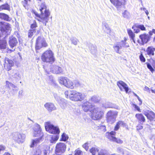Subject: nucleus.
<instances>
[{"label":"nucleus","mask_w":155,"mask_h":155,"mask_svg":"<svg viewBox=\"0 0 155 155\" xmlns=\"http://www.w3.org/2000/svg\"><path fill=\"white\" fill-rule=\"evenodd\" d=\"M66 87L71 89H73L74 87L73 82L68 79Z\"/></svg>","instance_id":"29"},{"label":"nucleus","mask_w":155,"mask_h":155,"mask_svg":"<svg viewBox=\"0 0 155 155\" xmlns=\"http://www.w3.org/2000/svg\"><path fill=\"white\" fill-rule=\"evenodd\" d=\"M50 71L52 73L56 74H60L62 73L63 69L58 66L51 65L50 67Z\"/></svg>","instance_id":"14"},{"label":"nucleus","mask_w":155,"mask_h":155,"mask_svg":"<svg viewBox=\"0 0 155 155\" xmlns=\"http://www.w3.org/2000/svg\"><path fill=\"white\" fill-rule=\"evenodd\" d=\"M3 10H7L9 11L10 8L8 4H6L0 6V11Z\"/></svg>","instance_id":"35"},{"label":"nucleus","mask_w":155,"mask_h":155,"mask_svg":"<svg viewBox=\"0 0 155 155\" xmlns=\"http://www.w3.org/2000/svg\"><path fill=\"white\" fill-rule=\"evenodd\" d=\"M102 107L105 108H108L110 107V105L109 103L107 102L102 104Z\"/></svg>","instance_id":"45"},{"label":"nucleus","mask_w":155,"mask_h":155,"mask_svg":"<svg viewBox=\"0 0 155 155\" xmlns=\"http://www.w3.org/2000/svg\"><path fill=\"white\" fill-rule=\"evenodd\" d=\"M123 16L126 18H128L129 17L130 14L127 10H125L122 13Z\"/></svg>","instance_id":"39"},{"label":"nucleus","mask_w":155,"mask_h":155,"mask_svg":"<svg viewBox=\"0 0 155 155\" xmlns=\"http://www.w3.org/2000/svg\"><path fill=\"white\" fill-rule=\"evenodd\" d=\"M137 28L140 29L141 30L143 31L146 30V28L143 25H139L136 26Z\"/></svg>","instance_id":"44"},{"label":"nucleus","mask_w":155,"mask_h":155,"mask_svg":"<svg viewBox=\"0 0 155 155\" xmlns=\"http://www.w3.org/2000/svg\"><path fill=\"white\" fill-rule=\"evenodd\" d=\"M8 42L10 47L12 48L16 45L18 41L15 38L12 36L9 38Z\"/></svg>","instance_id":"18"},{"label":"nucleus","mask_w":155,"mask_h":155,"mask_svg":"<svg viewBox=\"0 0 155 155\" xmlns=\"http://www.w3.org/2000/svg\"><path fill=\"white\" fill-rule=\"evenodd\" d=\"M92 118L94 120H99L101 119L104 114L100 107H96L91 111Z\"/></svg>","instance_id":"5"},{"label":"nucleus","mask_w":155,"mask_h":155,"mask_svg":"<svg viewBox=\"0 0 155 155\" xmlns=\"http://www.w3.org/2000/svg\"><path fill=\"white\" fill-rule=\"evenodd\" d=\"M45 125L46 131L51 134L59 135L60 130L58 127L55 126L50 122H46Z\"/></svg>","instance_id":"4"},{"label":"nucleus","mask_w":155,"mask_h":155,"mask_svg":"<svg viewBox=\"0 0 155 155\" xmlns=\"http://www.w3.org/2000/svg\"><path fill=\"white\" fill-rule=\"evenodd\" d=\"M134 107L139 112H140V108L137 105H134Z\"/></svg>","instance_id":"58"},{"label":"nucleus","mask_w":155,"mask_h":155,"mask_svg":"<svg viewBox=\"0 0 155 155\" xmlns=\"http://www.w3.org/2000/svg\"><path fill=\"white\" fill-rule=\"evenodd\" d=\"M133 29H134V30L135 31V33H137L140 32V30L139 28H134V26H133L132 27Z\"/></svg>","instance_id":"53"},{"label":"nucleus","mask_w":155,"mask_h":155,"mask_svg":"<svg viewBox=\"0 0 155 155\" xmlns=\"http://www.w3.org/2000/svg\"><path fill=\"white\" fill-rule=\"evenodd\" d=\"M62 139L64 141H66L68 139V136L64 133H63L62 136Z\"/></svg>","instance_id":"41"},{"label":"nucleus","mask_w":155,"mask_h":155,"mask_svg":"<svg viewBox=\"0 0 155 155\" xmlns=\"http://www.w3.org/2000/svg\"><path fill=\"white\" fill-rule=\"evenodd\" d=\"M93 105L88 101L84 103L82 105V108L85 112L89 111L90 109L92 107Z\"/></svg>","instance_id":"20"},{"label":"nucleus","mask_w":155,"mask_h":155,"mask_svg":"<svg viewBox=\"0 0 155 155\" xmlns=\"http://www.w3.org/2000/svg\"><path fill=\"white\" fill-rule=\"evenodd\" d=\"M35 32V29H31L29 31L28 36L29 37H31L33 35V33Z\"/></svg>","instance_id":"40"},{"label":"nucleus","mask_w":155,"mask_h":155,"mask_svg":"<svg viewBox=\"0 0 155 155\" xmlns=\"http://www.w3.org/2000/svg\"><path fill=\"white\" fill-rule=\"evenodd\" d=\"M147 67L150 70L151 72H153L154 70L150 64H147Z\"/></svg>","instance_id":"51"},{"label":"nucleus","mask_w":155,"mask_h":155,"mask_svg":"<svg viewBox=\"0 0 155 155\" xmlns=\"http://www.w3.org/2000/svg\"><path fill=\"white\" fill-rule=\"evenodd\" d=\"M3 155H11V154L8 153H5Z\"/></svg>","instance_id":"64"},{"label":"nucleus","mask_w":155,"mask_h":155,"mask_svg":"<svg viewBox=\"0 0 155 155\" xmlns=\"http://www.w3.org/2000/svg\"><path fill=\"white\" fill-rule=\"evenodd\" d=\"M12 76L17 79H20L21 78V75L17 71H15L12 75Z\"/></svg>","instance_id":"37"},{"label":"nucleus","mask_w":155,"mask_h":155,"mask_svg":"<svg viewBox=\"0 0 155 155\" xmlns=\"http://www.w3.org/2000/svg\"><path fill=\"white\" fill-rule=\"evenodd\" d=\"M98 150L97 148L92 147L90 150V152L92 154V155H99V153H100L98 152Z\"/></svg>","instance_id":"33"},{"label":"nucleus","mask_w":155,"mask_h":155,"mask_svg":"<svg viewBox=\"0 0 155 155\" xmlns=\"http://www.w3.org/2000/svg\"><path fill=\"white\" fill-rule=\"evenodd\" d=\"M36 23L35 21H34V22L32 24L31 26V29H35L34 28L37 27Z\"/></svg>","instance_id":"49"},{"label":"nucleus","mask_w":155,"mask_h":155,"mask_svg":"<svg viewBox=\"0 0 155 155\" xmlns=\"http://www.w3.org/2000/svg\"><path fill=\"white\" fill-rule=\"evenodd\" d=\"M39 10L42 13L41 18H39L44 22L48 21L50 12L47 9V7L45 3H42L40 5Z\"/></svg>","instance_id":"2"},{"label":"nucleus","mask_w":155,"mask_h":155,"mask_svg":"<svg viewBox=\"0 0 155 155\" xmlns=\"http://www.w3.org/2000/svg\"><path fill=\"white\" fill-rule=\"evenodd\" d=\"M144 90V91H149V88L147 86H145Z\"/></svg>","instance_id":"59"},{"label":"nucleus","mask_w":155,"mask_h":155,"mask_svg":"<svg viewBox=\"0 0 155 155\" xmlns=\"http://www.w3.org/2000/svg\"><path fill=\"white\" fill-rule=\"evenodd\" d=\"M41 154V151L39 149H37L36 151V154L37 155H40Z\"/></svg>","instance_id":"56"},{"label":"nucleus","mask_w":155,"mask_h":155,"mask_svg":"<svg viewBox=\"0 0 155 155\" xmlns=\"http://www.w3.org/2000/svg\"><path fill=\"white\" fill-rule=\"evenodd\" d=\"M71 91H66L64 92V95L65 97L67 98H69V96H70L71 94H70V92H71Z\"/></svg>","instance_id":"43"},{"label":"nucleus","mask_w":155,"mask_h":155,"mask_svg":"<svg viewBox=\"0 0 155 155\" xmlns=\"http://www.w3.org/2000/svg\"><path fill=\"white\" fill-rule=\"evenodd\" d=\"M8 49V51H7V52L8 53H9V51L11 52H13L15 51V49H14L13 50H11V49Z\"/></svg>","instance_id":"61"},{"label":"nucleus","mask_w":155,"mask_h":155,"mask_svg":"<svg viewBox=\"0 0 155 155\" xmlns=\"http://www.w3.org/2000/svg\"><path fill=\"white\" fill-rule=\"evenodd\" d=\"M59 104L61 107L63 109H65L67 106V101L64 98H60Z\"/></svg>","instance_id":"22"},{"label":"nucleus","mask_w":155,"mask_h":155,"mask_svg":"<svg viewBox=\"0 0 155 155\" xmlns=\"http://www.w3.org/2000/svg\"><path fill=\"white\" fill-rule=\"evenodd\" d=\"M140 58L141 61L143 62H144L145 61V59L142 54H141L140 55Z\"/></svg>","instance_id":"54"},{"label":"nucleus","mask_w":155,"mask_h":155,"mask_svg":"<svg viewBox=\"0 0 155 155\" xmlns=\"http://www.w3.org/2000/svg\"><path fill=\"white\" fill-rule=\"evenodd\" d=\"M33 12L34 13V14L35 15V18L38 21H39L41 22L43 24H44L45 26L46 25V23L48 22V21H46L45 22H42L41 19H39V18H41V16H42V13H41V15H40L39 14H38V13L36 12V11H35L34 10H33Z\"/></svg>","instance_id":"23"},{"label":"nucleus","mask_w":155,"mask_h":155,"mask_svg":"<svg viewBox=\"0 0 155 155\" xmlns=\"http://www.w3.org/2000/svg\"><path fill=\"white\" fill-rule=\"evenodd\" d=\"M116 134V133L114 131H112L110 133H107L106 135H107V138L110 140L116 142L117 143H122L123 142L122 140L119 139H117L113 136L115 135Z\"/></svg>","instance_id":"12"},{"label":"nucleus","mask_w":155,"mask_h":155,"mask_svg":"<svg viewBox=\"0 0 155 155\" xmlns=\"http://www.w3.org/2000/svg\"><path fill=\"white\" fill-rule=\"evenodd\" d=\"M0 23L2 24L1 27V31L3 34L6 35L10 34L11 28L10 25L7 23L1 22Z\"/></svg>","instance_id":"10"},{"label":"nucleus","mask_w":155,"mask_h":155,"mask_svg":"<svg viewBox=\"0 0 155 155\" xmlns=\"http://www.w3.org/2000/svg\"><path fill=\"white\" fill-rule=\"evenodd\" d=\"M127 39L124 38V40H122L120 42H117L115 44L113 48L115 51L117 53H119V50L122 47L126 48L129 47L128 44L126 43Z\"/></svg>","instance_id":"7"},{"label":"nucleus","mask_w":155,"mask_h":155,"mask_svg":"<svg viewBox=\"0 0 155 155\" xmlns=\"http://www.w3.org/2000/svg\"><path fill=\"white\" fill-rule=\"evenodd\" d=\"M144 114L150 121H155V114L152 111L145 112Z\"/></svg>","instance_id":"19"},{"label":"nucleus","mask_w":155,"mask_h":155,"mask_svg":"<svg viewBox=\"0 0 155 155\" xmlns=\"http://www.w3.org/2000/svg\"><path fill=\"white\" fill-rule=\"evenodd\" d=\"M23 95V90H22L19 91L18 92V96L20 98L22 97Z\"/></svg>","instance_id":"50"},{"label":"nucleus","mask_w":155,"mask_h":155,"mask_svg":"<svg viewBox=\"0 0 155 155\" xmlns=\"http://www.w3.org/2000/svg\"><path fill=\"white\" fill-rule=\"evenodd\" d=\"M117 84L119 87L121 91H123L124 89L127 93L128 91V88L127 85L122 81H120L117 82Z\"/></svg>","instance_id":"17"},{"label":"nucleus","mask_w":155,"mask_h":155,"mask_svg":"<svg viewBox=\"0 0 155 155\" xmlns=\"http://www.w3.org/2000/svg\"><path fill=\"white\" fill-rule=\"evenodd\" d=\"M25 138V134L18 132H14L12 134V138L15 142L18 144L22 143Z\"/></svg>","instance_id":"6"},{"label":"nucleus","mask_w":155,"mask_h":155,"mask_svg":"<svg viewBox=\"0 0 155 155\" xmlns=\"http://www.w3.org/2000/svg\"><path fill=\"white\" fill-rule=\"evenodd\" d=\"M74 152L75 154L74 155H81V151L78 149L76 150Z\"/></svg>","instance_id":"46"},{"label":"nucleus","mask_w":155,"mask_h":155,"mask_svg":"<svg viewBox=\"0 0 155 155\" xmlns=\"http://www.w3.org/2000/svg\"><path fill=\"white\" fill-rule=\"evenodd\" d=\"M88 143H86L83 145V147L84 148L86 151H87L88 149Z\"/></svg>","instance_id":"52"},{"label":"nucleus","mask_w":155,"mask_h":155,"mask_svg":"<svg viewBox=\"0 0 155 155\" xmlns=\"http://www.w3.org/2000/svg\"><path fill=\"white\" fill-rule=\"evenodd\" d=\"M9 17L8 15L3 13H0V19L6 21L9 20Z\"/></svg>","instance_id":"34"},{"label":"nucleus","mask_w":155,"mask_h":155,"mask_svg":"<svg viewBox=\"0 0 155 155\" xmlns=\"http://www.w3.org/2000/svg\"><path fill=\"white\" fill-rule=\"evenodd\" d=\"M117 114V111L111 110L109 111L107 114V118L108 122L111 123H114Z\"/></svg>","instance_id":"9"},{"label":"nucleus","mask_w":155,"mask_h":155,"mask_svg":"<svg viewBox=\"0 0 155 155\" xmlns=\"http://www.w3.org/2000/svg\"><path fill=\"white\" fill-rule=\"evenodd\" d=\"M45 107L49 111L51 112L56 109L54 104L51 102H48L44 104Z\"/></svg>","instance_id":"16"},{"label":"nucleus","mask_w":155,"mask_h":155,"mask_svg":"<svg viewBox=\"0 0 155 155\" xmlns=\"http://www.w3.org/2000/svg\"><path fill=\"white\" fill-rule=\"evenodd\" d=\"M152 33H153L152 30V31H150L149 32L148 35L150 37L152 35Z\"/></svg>","instance_id":"60"},{"label":"nucleus","mask_w":155,"mask_h":155,"mask_svg":"<svg viewBox=\"0 0 155 155\" xmlns=\"http://www.w3.org/2000/svg\"><path fill=\"white\" fill-rule=\"evenodd\" d=\"M127 32L131 38H133L135 37V34L130 29H127Z\"/></svg>","instance_id":"38"},{"label":"nucleus","mask_w":155,"mask_h":155,"mask_svg":"<svg viewBox=\"0 0 155 155\" xmlns=\"http://www.w3.org/2000/svg\"><path fill=\"white\" fill-rule=\"evenodd\" d=\"M6 83V86L9 88H10L11 87H12L15 88H16V86H15V85L12 84V83L8 81H6L5 82Z\"/></svg>","instance_id":"36"},{"label":"nucleus","mask_w":155,"mask_h":155,"mask_svg":"<svg viewBox=\"0 0 155 155\" xmlns=\"http://www.w3.org/2000/svg\"><path fill=\"white\" fill-rule=\"evenodd\" d=\"M59 137V136L58 135L52 136L51 137V139L50 140V142L51 143H55L58 140Z\"/></svg>","instance_id":"31"},{"label":"nucleus","mask_w":155,"mask_h":155,"mask_svg":"<svg viewBox=\"0 0 155 155\" xmlns=\"http://www.w3.org/2000/svg\"><path fill=\"white\" fill-rule=\"evenodd\" d=\"M47 44L44 38H43L39 37L36 40L35 48L37 50H39L42 47H46Z\"/></svg>","instance_id":"11"},{"label":"nucleus","mask_w":155,"mask_h":155,"mask_svg":"<svg viewBox=\"0 0 155 155\" xmlns=\"http://www.w3.org/2000/svg\"><path fill=\"white\" fill-rule=\"evenodd\" d=\"M142 128H143V127H142V126L141 125H138L137 126V130L141 129Z\"/></svg>","instance_id":"57"},{"label":"nucleus","mask_w":155,"mask_h":155,"mask_svg":"<svg viewBox=\"0 0 155 155\" xmlns=\"http://www.w3.org/2000/svg\"><path fill=\"white\" fill-rule=\"evenodd\" d=\"M155 51V48L152 47H149L147 49V54L150 55H153L154 51Z\"/></svg>","instance_id":"30"},{"label":"nucleus","mask_w":155,"mask_h":155,"mask_svg":"<svg viewBox=\"0 0 155 155\" xmlns=\"http://www.w3.org/2000/svg\"><path fill=\"white\" fill-rule=\"evenodd\" d=\"M100 129L103 130L104 132H105L106 131V127L102 125L100 126Z\"/></svg>","instance_id":"55"},{"label":"nucleus","mask_w":155,"mask_h":155,"mask_svg":"<svg viewBox=\"0 0 155 155\" xmlns=\"http://www.w3.org/2000/svg\"><path fill=\"white\" fill-rule=\"evenodd\" d=\"M72 43L75 45H76L78 42V40L76 38H73L71 40Z\"/></svg>","instance_id":"42"},{"label":"nucleus","mask_w":155,"mask_h":155,"mask_svg":"<svg viewBox=\"0 0 155 155\" xmlns=\"http://www.w3.org/2000/svg\"><path fill=\"white\" fill-rule=\"evenodd\" d=\"M135 117L138 120L141 122H144L145 121L144 117L141 114H136Z\"/></svg>","instance_id":"32"},{"label":"nucleus","mask_w":155,"mask_h":155,"mask_svg":"<svg viewBox=\"0 0 155 155\" xmlns=\"http://www.w3.org/2000/svg\"><path fill=\"white\" fill-rule=\"evenodd\" d=\"M39 138H36L32 141V143L31 146V147H33L35 145L39 143L40 141H42V137H38Z\"/></svg>","instance_id":"26"},{"label":"nucleus","mask_w":155,"mask_h":155,"mask_svg":"<svg viewBox=\"0 0 155 155\" xmlns=\"http://www.w3.org/2000/svg\"><path fill=\"white\" fill-rule=\"evenodd\" d=\"M137 99L140 102V104H141L142 103V101L141 100L140 98L139 97H138Z\"/></svg>","instance_id":"63"},{"label":"nucleus","mask_w":155,"mask_h":155,"mask_svg":"<svg viewBox=\"0 0 155 155\" xmlns=\"http://www.w3.org/2000/svg\"><path fill=\"white\" fill-rule=\"evenodd\" d=\"M41 58L44 62L51 64L53 63L55 61L54 53L50 50L45 51L42 54Z\"/></svg>","instance_id":"1"},{"label":"nucleus","mask_w":155,"mask_h":155,"mask_svg":"<svg viewBox=\"0 0 155 155\" xmlns=\"http://www.w3.org/2000/svg\"><path fill=\"white\" fill-rule=\"evenodd\" d=\"M68 78L66 77H61L59 79V82L60 84H62L65 87L67 83Z\"/></svg>","instance_id":"24"},{"label":"nucleus","mask_w":155,"mask_h":155,"mask_svg":"<svg viewBox=\"0 0 155 155\" xmlns=\"http://www.w3.org/2000/svg\"><path fill=\"white\" fill-rule=\"evenodd\" d=\"M89 49L91 54H95L97 51V47L94 45L90 44L89 45Z\"/></svg>","instance_id":"25"},{"label":"nucleus","mask_w":155,"mask_h":155,"mask_svg":"<svg viewBox=\"0 0 155 155\" xmlns=\"http://www.w3.org/2000/svg\"><path fill=\"white\" fill-rule=\"evenodd\" d=\"M54 97L55 98V99L58 101H59L58 100H59V97H58V96H54Z\"/></svg>","instance_id":"62"},{"label":"nucleus","mask_w":155,"mask_h":155,"mask_svg":"<svg viewBox=\"0 0 155 155\" xmlns=\"http://www.w3.org/2000/svg\"><path fill=\"white\" fill-rule=\"evenodd\" d=\"M139 37L141 40V43L140 41L138 40L137 42L138 43L142 45H143L144 43H147L150 40V37L149 35L148 34H144L141 35H140Z\"/></svg>","instance_id":"15"},{"label":"nucleus","mask_w":155,"mask_h":155,"mask_svg":"<svg viewBox=\"0 0 155 155\" xmlns=\"http://www.w3.org/2000/svg\"><path fill=\"white\" fill-rule=\"evenodd\" d=\"M117 151L118 153H122L123 154H124L123 149L120 147H118L117 148Z\"/></svg>","instance_id":"47"},{"label":"nucleus","mask_w":155,"mask_h":155,"mask_svg":"<svg viewBox=\"0 0 155 155\" xmlns=\"http://www.w3.org/2000/svg\"><path fill=\"white\" fill-rule=\"evenodd\" d=\"M33 135L34 137H43V134L42 131L41 127L39 125L35 124L33 127Z\"/></svg>","instance_id":"8"},{"label":"nucleus","mask_w":155,"mask_h":155,"mask_svg":"<svg viewBox=\"0 0 155 155\" xmlns=\"http://www.w3.org/2000/svg\"><path fill=\"white\" fill-rule=\"evenodd\" d=\"M71 95L69 98L71 100L74 101H81L84 99L85 95L82 94L75 91H72L70 92Z\"/></svg>","instance_id":"3"},{"label":"nucleus","mask_w":155,"mask_h":155,"mask_svg":"<svg viewBox=\"0 0 155 155\" xmlns=\"http://www.w3.org/2000/svg\"><path fill=\"white\" fill-rule=\"evenodd\" d=\"M4 67L8 71L11 69L12 67L14 65L13 61L7 58H5L4 59Z\"/></svg>","instance_id":"13"},{"label":"nucleus","mask_w":155,"mask_h":155,"mask_svg":"<svg viewBox=\"0 0 155 155\" xmlns=\"http://www.w3.org/2000/svg\"><path fill=\"white\" fill-rule=\"evenodd\" d=\"M112 3L117 8H119L122 5V2L119 0H110Z\"/></svg>","instance_id":"27"},{"label":"nucleus","mask_w":155,"mask_h":155,"mask_svg":"<svg viewBox=\"0 0 155 155\" xmlns=\"http://www.w3.org/2000/svg\"><path fill=\"white\" fill-rule=\"evenodd\" d=\"M122 127L127 128L128 127L127 125L122 121H119L116 124L114 130L115 131L117 130L120 127Z\"/></svg>","instance_id":"21"},{"label":"nucleus","mask_w":155,"mask_h":155,"mask_svg":"<svg viewBox=\"0 0 155 155\" xmlns=\"http://www.w3.org/2000/svg\"><path fill=\"white\" fill-rule=\"evenodd\" d=\"M75 86L78 87L80 85V84L79 81L77 80H75L73 82Z\"/></svg>","instance_id":"48"},{"label":"nucleus","mask_w":155,"mask_h":155,"mask_svg":"<svg viewBox=\"0 0 155 155\" xmlns=\"http://www.w3.org/2000/svg\"><path fill=\"white\" fill-rule=\"evenodd\" d=\"M101 99L100 97L98 96H93L89 100L90 101L94 103H97L100 101Z\"/></svg>","instance_id":"28"}]
</instances>
